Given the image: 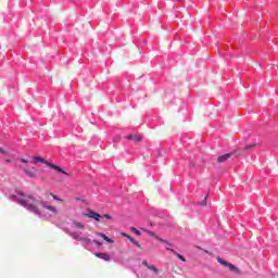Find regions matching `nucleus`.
<instances>
[{"instance_id":"obj_1","label":"nucleus","mask_w":278,"mask_h":278,"mask_svg":"<svg viewBox=\"0 0 278 278\" xmlns=\"http://www.w3.org/2000/svg\"><path fill=\"white\" fill-rule=\"evenodd\" d=\"M20 203L23 205V207H27L29 212H33V214H37L38 216H40V208L36 206L38 203H40L45 210H49V212L58 214V208L55 206L48 205L47 202L36 200V198H31V195L24 197L20 200Z\"/></svg>"},{"instance_id":"obj_2","label":"nucleus","mask_w":278,"mask_h":278,"mask_svg":"<svg viewBox=\"0 0 278 278\" xmlns=\"http://www.w3.org/2000/svg\"><path fill=\"white\" fill-rule=\"evenodd\" d=\"M35 164H38V162H41V164H46V166H50V168H53V170H56V173H62L63 175H65V177H68V173H66L62 167L50 163L49 161L40 157V156H34L33 157Z\"/></svg>"},{"instance_id":"obj_3","label":"nucleus","mask_w":278,"mask_h":278,"mask_svg":"<svg viewBox=\"0 0 278 278\" xmlns=\"http://www.w3.org/2000/svg\"><path fill=\"white\" fill-rule=\"evenodd\" d=\"M217 262L218 264H220L222 266H224L225 268H228L231 273H235L236 275H240L241 271H240V268H238L236 265L220 258V257H217Z\"/></svg>"},{"instance_id":"obj_4","label":"nucleus","mask_w":278,"mask_h":278,"mask_svg":"<svg viewBox=\"0 0 278 278\" xmlns=\"http://www.w3.org/2000/svg\"><path fill=\"white\" fill-rule=\"evenodd\" d=\"M20 168H22V170L25 173V175H27V177H36V173L31 172L34 170V167L21 165ZM29 168H31V170H29Z\"/></svg>"},{"instance_id":"obj_5","label":"nucleus","mask_w":278,"mask_h":278,"mask_svg":"<svg viewBox=\"0 0 278 278\" xmlns=\"http://www.w3.org/2000/svg\"><path fill=\"white\" fill-rule=\"evenodd\" d=\"M232 155H235V152L226 153V154H224L222 156H218L217 157V162L219 164H223V162H227V160H229V157H232Z\"/></svg>"},{"instance_id":"obj_6","label":"nucleus","mask_w":278,"mask_h":278,"mask_svg":"<svg viewBox=\"0 0 278 278\" xmlns=\"http://www.w3.org/2000/svg\"><path fill=\"white\" fill-rule=\"evenodd\" d=\"M86 216L88 218H93L94 220H97L99 223V220H101V214L94 212V211H91L89 212L88 214H86Z\"/></svg>"},{"instance_id":"obj_7","label":"nucleus","mask_w":278,"mask_h":278,"mask_svg":"<svg viewBox=\"0 0 278 278\" xmlns=\"http://www.w3.org/2000/svg\"><path fill=\"white\" fill-rule=\"evenodd\" d=\"M123 236L125 238H128L129 242H131V244H134L137 249H142V247L140 245V243L138 241H136V239H134V237L127 235V233H123Z\"/></svg>"},{"instance_id":"obj_8","label":"nucleus","mask_w":278,"mask_h":278,"mask_svg":"<svg viewBox=\"0 0 278 278\" xmlns=\"http://www.w3.org/2000/svg\"><path fill=\"white\" fill-rule=\"evenodd\" d=\"M94 256L104 260V262H110L112 260L108 253H96Z\"/></svg>"},{"instance_id":"obj_9","label":"nucleus","mask_w":278,"mask_h":278,"mask_svg":"<svg viewBox=\"0 0 278 278\" xmlns=\"http://www.w3.org/2000/svg\"><path fill=\"white\" fill-rule=\"evenodd\" d=\"M142 266H146V268H149V270H152V273L157 274V268L154 265L149 264V262L143 261Z\"/></svg>"},{"instance_id":"obj_10","label":"nucleus","mask_w":278,"mask_h":278,"mask_svg":"<svg viewBox=\"0 0 278 278\" xmlns=\"http://www.w3.org/2000/svg\"><path fill=\"white\" fill-rule=\"evenodd\" d=\"M98 236L100 238H103V240H105V242H109L110 244H112L114 242V240L110 239V237L105 236V233H103V232H98Z\"/></svg>"},{"instance_id":"obj_11","label":"nucleus","mask_w":278,"mask_h":278,"mask_svg":"<svg viewBox=\"0 0 278 278\" xmlns=\"http://www.w3.org/2000/svg\"><path fill=\"white\" fill-rule=\"evenodd\" d=\"M128 140H135V142H142V137H138L136 135H130Z\"/></svg>"},{"instance_id":"obj_12","label":"nucleus","mask_w":278,"mask_h":278,"mask_svg":"<svg viewBox=\"0 0 278 278\" xmlns=\"http://www.w3.org/2000/svg\"><path fill=\"white\" fill-rule=\"evenodd\" d=\"M143 231H144V233H147L151 238H157V235H155V232H153L151 230L143 229Z\"/></svg>"},{"instance_id":"obj_13","label":"nucleus","mask_w":278,"mask_h":278,"mask_svg":"<svg viewBox=\"0 0 278 278\" xmlns=\"http://www.w3.org/2000/svg\"><path fill=\"white\" fill-rule=\"evenodd\" d=\"M77 240L79 242H87V244H90V239L86 238V237H78Z\"/></svg>"},{"instance_id":"obj_14","label":"nucleus","mask_w":278,"mask_h":278,"mask_svg":"<svg viewBox=\"0 0 278 278\" xmlns=\"http://www.w3.org/2000/svg\"><path fill=\"white\" fill-rule=\"evenodd\" d=\"M130 231H132V233H136V236H142V233H140V230H138L137 228L131 227Z\"/></svg>"},{"instance_id":"obj_15","label":"nucleus","mask_w":278,"mask_h":278,"mask_svg":"<svg viewBox=\"0 0 278 278\" xmlns=\"http://www.w3.org/2000/svg\"><path fill=\"white\" fill-rule=\"evenodd\" d=\"M75 227H77L78 229H84V224L79 223V222H74Z\"/></svg>"},{"instance_id":"obj_16","label":"nucleus","mask_w":278,"mask_h":278,"mask_svg":"<svg viewBox=\"0 0 278 278\" xmlns=\"http://www.w3.org/2000/svg\"><path fill=\"white\" fill-rule=\"evenodd\" d=\"M176 257H178V260H180L181 262H186V257H184L181 254L175 252Z\"/></svg>"},{"instance_id":"obj_17","label":"nucleus","mask_w":278,"mask_h":278,"mask_svg":"<svg viewBox=\"0 0 278 278\" xmlns=\"http://www.w3.org/2000/svg\"><path fill=\"white\" fill-rule=\"evenodd\" d=\"M253 147H255V143L254 144H248L245 146V151H251V149H253Z\"/></svg>"},{"instance_id":"obj_18","label":"nucleus","mask_w":278,"mask_h":278,"mask_svg":"<svg viewBox=\"0 0 278 278\" xmlns=\"http://www.w3.org/2000/svg\"><path fill=\"white\" fill-rule=\"evenodd\" d=\"M52 195V199H54V201H64L60 198H58V195L53 194V193H50Z\"/></svg>"},{"instance_id":"obj_19","label":"nucleus","mask_w":278,"mask_h":278,"mask_svg":"<svg viewBox=\"0 0 278 278\" xmlns=\"http://www.w3.org/2000/svg\"><path fill=\"white\" fill-rule=\"evenodd\" d=\"M0 153L2 155H8V151H5V149H3V148H0Z\"/></svg>"},{"instance_id":"obj_20","label":"nucleus","mask_w":278,"mask_h":278,"mask_svg":"<svg viewBox=\"0 0 278 278\" xmlns=\"http://www.w3.org/2000/svg\"><path fill=\"white\" fill-rule=\"evenodd\" d=\"M20 162H22L23 164H28V163H29V160H26V159H20Z\"/></svg>"},{"instance_id":"obj_21","label":"nucleus","mask_w":278,"mask_h":278,"mask_svg":"<svg viewBox=\"0 0 278 278\" xmlns=\"http://www.w3.org/2000/svg\"><path fill=\"white\" fill-rule=\"evenodd\" d=\"M103 217L108 218L109 220H112V215H110V214H104Z\"/></svg>"},{"instance_id":"obj_22","label":"nucleus","mask_w":278,"mask_h":278,"mask_svg":"<svg viewBox=\"0 0 278 278\" xmlns=\"http://www.w3.org/2000/svg\"><path fill=\"white\" fill-rule=\"evenodd\" d=\"M202 205H207V197L204 198Z\"/></svg>"},{"instance_id":"obj_23","label":"nucleus","mask_w":278,"mask_h":278,"mask_svg":"<svg viewBox=\"0 0 278 278\" xmlns=\"http://www.w3.org/2000/svg\"><path fill=\"white\" fill-rule=\"evenodd\" d=\"M159 240H160V242H163L166 244V240H164V239H159Z\"/></svg>"},{"instance_id":"obj_24","label":"nucleus","mask_w":278,"mask_h":278,"mask_svg":"<svg viewBox=\"0 0 278 278\" xmlns=\"http://www.w3.org/2000/svg\"><path fill=\"white\" fill-rule=\"evenodd\" d=\"M5 162H7V163H10V162H12V160H5Z\"/></svg>"},{"instance_id":"obj_25","label":"nucleus","mask_w":278,"mask_h":278,"mask_svg":"<svg viewBox=\"0 0 278 278\" xmlns=\"http://www.w3.org/2000/svg\"><path fill=\"white\" fill-rule=\"evenodd\" d=\"M96 242V244H99V245H101V243L100 242H98V241H94Z\"/></svg>"},{"instance_id":"obj_26","label":"nucleus","mask_w":278,"mask_h":278,"mask_svg":"<svg viewBox=\"0 0 278 278\" xmlns=\"http://www.w3.org/2000/svg\"><path fill=\"white\" fill-rule=\"evenodd\" d=\"M96 242V244H99V245H101V243L100 242H98V241H94Z\"/></svg>"}]
</instances>
